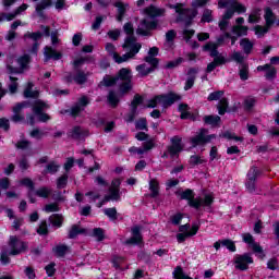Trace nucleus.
Masks as SVG:
<instances>
[{"instance_id": "4d7b16f0", "label": "nucleus", "mask_w": 279, "mask_h": 279, "mask_svg": "<svg viewBox=\"0 0 279 279\" xmlns=\"http://www.w3.org/2000/svg\"><path fill=\"white\" fill-rule=\"evenodd\" d=\"M204 162H206V160L204 158H202L201 156L192 155L190 157V165H192L193 167H195L197 165H204Z\"/></svg>"}, {"instance_id": "5fc2aeb1", "label": "nucleus", "mask_w": 279, "mask_h": 279, "mask_svg": "<svg viewBox=\"0 0 279 279\" xmlns=\"http://www.w3.org/2000/svg\"><path fill=\"white\" fill-rule=\"evenodd\" d=\"M10 81L11 84L9 85V92L11 93V95H14V93H16V90H19V78L14 77V76H10Z\"/></svg>"}, {"instance_id": "a211bd4d", "label": "nucleus", "mask_w": 279, "mask_h": 279, "mask_svg": "<svg viewBox=\"0 0 279 279\" xmlns=\"http://www.w3.org/2000/svg\"><path fill=\"white\" fill-rule=\"evenodd\" d=\"M156 27H158V23L155 21L142 20L136 29V34L140 36H149L150 29H156Z\"/></svg>"}, {"instance_id": "72a5a7b5", "label": "nucleus", "mask_w": 279, "mask_h": 279, "mask_svg": "<svg viewBox=\"0 0 279 279\" xmlns=\"http://www.w3.org/2000/svg\"><path fill=\"white\" fill-rule=\"evenodd\" d=\"M49 221L54 228H62V223H64V217L61 214H53L49 217Z\"/></svg>"}, {"instance_id": "423d86ee", "label": "nucleus", "mask_w": 279, "mask_h": 279, "mask_svg": "<svg viewBox=\"0 0 279 279\" xmlns=\"http://www.w3.org/2000/svg\"><path fill=\"white\" fill-rule=\"evenodd\" d=\"M171 8L175 10L177 14H179L177 21L185 23L186 27H189V25H191V21L197 16V10L184 9L183 4H173Z\"/></svg>"}, {"instance_id": "603ef678", "label": "nucleus", "mask_w": 279, "mask_h": 279, "mask_svg": "<svg viewBox=\"0 0 279 279\" xmlns=\"http://www.w3.org/2000/svg\"><path fill=\"white\" fill-rule=\"evenodd\" d=\"M109 196H111V202H121V190L109 187Z\"/></svg>"}, {"instance_id": "cd10ccee", "label": "nucleus", "mask_w": 279, "mask_h": 279, "mask_svg": "<svg viewBox=\"0 0 279 279\" xmlns=\"http://www.w3.org/2000/svg\"><path fill=\"white\" fill-rule=\"evenodd\" d=\"M257 71H266L265 77L267 80H275L277 73L276 68L271 66V64L259 65Z\"/></svg>"}, {"instance_id": "6ab92c4d", "label": "nucleus", "mask_w": 279, "mask_h": 279, "mask_svg": "<svg viewBox=\"0 0 279 279\" xmlns=\"http://www.w3.org/2000/svg\"><path fill=\"white\" fill-rule=\"evenodd\" d=\"M141 226H135L131 229L132 236L124 242V245H138L143 241V235L141 234Z\"/></svg>"}, {"instance_id": "c756f323", "label": "nucleus", "mask_w": 279, "mask_h": 279, "mask_svg": "<svg viewBox=\"0 0 279 279\" xmlns=\"http://www.w3.org/2000/svg\"><path fill=\"white\" fill-rule=\"evenodd\" d=\"M240 47L245 56H250V53H252L254 50V43H252L248 38H243L240 40Z\"/></svg>"}, {"instance_id": "473e14b6", "label": "nucleus", "mask_w": 279, "mask_h": 279, "mask_svg": "<svg viewBox=\"0 0 279 279\" xmlns=\"http://www.w3.org/2000/svg\"><path fill=\"white\" fill-rule=\"evenodd\" d=\"M264 19L266 21L267 27H271V25H274V23H276V14H274V11L271 10V8L265 9Z\"/></svg>"}, {"instance_id": "aec40b11", "label": "nucleus", "mask_w": 279, "mask_h": 279, "mask_svg": "<svg viewBox=\"0 0 279 279\" xmlns=\"http://www.w3.org/2000/svg\"><path fill=\"white\" fill-rule=\"evenodd\" d=\"M141 226H135L131 229L132 236L124 242V245H138L143 241V235L141 234Z\"/></svg>"}, {"instance_id": "f704fd0d", "label": "nucleus", "mask_w": 279, "mask_h": 279, "mask_svg": "<svg viewBox=\"0 0 279 279\" xmlns=\"http://www.w3.org/2000/svg\"><path fill=\"white\" fill-rule=\"evenodd\" d=\"M86 232V229L81 228L77 225H73L69 231V239H77L78 234H84Z\"/></svg>"}, {"instance_id": "864d4df0", "label": "nucleus", "mask_w": 279, "mask_h": 279, "mask_svg": "<svg viewBox=\"0 0 279 279\" xmlns=\"http://www.w3.org/2000/svg\"><path fill=\"white\" fill-rule=\"evenodd\" d=\"M202 23H213V10L205 9L202 16Z\"/></svg>"}, {"instance_id": "f3484780", "label": "nucleus", "mask_w": 279, "mask_h": 279, "mask_svg": "<svg viewBox=\"0 0 279 279\" xmlns=\"http://www.w3.org/2000/svg\"><path fill=\"white\" fill-rule=\"evenodd\" d=\"M258 178V169L256 167H252L247 172V179L245 182L246 190L248 193L256 192V179Z\"/></svg>"}, {"instance_id": "9b49d317", "label": "nucleus", "mask_w": 279, "mask_h": 279, "mask_svg": "<svg viewBox=\"0 0 279 279\" xmlns=\"http://www.w3.org/2000/svg\"><path fill=\"white\" fill-rule=\"evenodd\" d=\"M252 263H254V258H252V253H244L242 255L234 256L235 269H239L240 271H247Z\"/></svg>"}, {"instance_id": "680f3d73", "label": "nucleus", "mask_w": 279, "mask_h": 279, "mask_svg": "<svg viewBox=\"0 0 279 279\" xmlns=\"http://www.w3.org/2000/svg\"><path fill=\"white\" fill-rule=\"evenodd\" d=\"M177 36H178V33H175V31L173 29L168 31L166 33V43H168V45H172Z\"/></svg>"}, {"instance_id": "5701e85b", "label": "nucleus", "mask_w": 279, "mask_h": 279, "mask_svg": "<svg viewBox=\"0 0 279 279\" xmlns=\"http://www.w3.org/2000/svg\"><path fill=\"white\" fill-rule=\"evenodd\" d=\"M62 58V53L56 51V49H53L50 46H46L44 48V62H48L49 60H61Z\"/></svg>"}, {"instance_id": "6e6552de", "label": "nucleus", "mask_w": 279, "mask_h": 279, "mask_svg": "<svg viewBox=\"0 0 279 279\" xmlns=\"http://www.w3.org/2000/svg\"><path fill=\"white\" fill-rule=\"evenodd\" d=\"M171 145L167 147V151H165L161 158H178L180 153L183 151L184 145H182V137L173 136L170 138Z\"/></svg>"}, {"instance_id": "dca6fc26", "label": "nucleus", "mask_w": 279, "mask_h": 279, "mask_svg": "<svg viewBox=\"0 0 279 279\" xmlns=\"http://www.w3.org/2000/svg\"><path fill=\"white\" fill-rule=\"evenodd\" d=\"M9 246L11 247L10 256H19V254L25 252V247H27L25 242L19 240L16 236L10 238Z\"/></svg>"}, {"instance_id": "4468645a", "label": "nucleus", "mask_w": 279, "mask_h": 279, "mask_svg": "<svg viewBox=\"0 0 279 279\" xmlns=\"http://www.w3.org/2000/svg\"><path fill=\"white\" fill-rule=\"evenodd\" d=\"M87 136H90V133L82 126H73L68 131V138L73 141H85Z\"/></svg>"}, {"instance_id": "8fccbe9b", "label": "nucleus", "mask_w": 279, "mask_h": 279, "mask_svg": "<svg viewBox=\"0 0 279 279\" xmlns=\"http://www.w3.org/2000/svg\"><path fill=\"white\" fill-rule=\"evenodd\" d=\"M247 26H233L232 27V33L236 34L238 36H247Z\"/></svg>"}, {"instance_id": "0eeeda50", "label": "nucleus", "mask_w": 279, "mask_h": 279, "mask_svg": "<svg viewBox=\"0 0 279 279\" xmlns=\"http://www.w3.org/2000/svg\"><path fill=\"white\" fill-rule=\"evenodd\" d=\"M88 75H90V73L84 72L82 69H74L73 72H68L64 75V82H68V84L74 82V84L82 86L88 82Z\"/></svg>"}, {"instance_id": "a19ab883", "label": "nucleus", "mask_w": 279, "mask_h": 279, "mask_svg": "<svg viewBox=\"0 0 279 279\" xmlns=\"http://www.w3.org/2000/svg\"><path fill=\"white\" fill-rule=\"evenodd\" d=\"M51 193H53L51 189L43 186L35 192V195H37V197H43L44 199H47V197H49Z\"/></svg>"}, {"instance_id": "e433bc0d", "label": "nucleus", "mask_w": 279, "mask_h": 279, "mask_svg": "<svg viewBox=\"0 0 279 279\" xmlns=\"http://www.w3.org/2000/svg\"><path fill=\"white\" fill-rule=\"evenodd\" d=\"M204 51H210V57L211 58H217L219 57V51L217 49H219L218 46L215 45V43L209 41L207 43L204 47H203Z\"/></svg>"}, {"instance_id": "c9c22d12", "label": "nucleus", "mask_w": 279, "mask_h": 279, "mask_svg": "<svg viewBox=\"0 0 279 279\" xmlns=\"http://www.w3.org/2000/svg\"><path fill=\"white\" fill-rule=\"evenodd\" d=\"M149 191H150V197H158L160 194V184L156 179H151L149 181Z\"/></svg>"}, {"instance_id": "6e6d98bb", "label": "nucleus", "mask_w": 279, "mask_h": 279, "mask_svg": "<svg viewBox=\"0 0 279 279\" xmlns=\"http://www.w3.org/2000/svg\"><path fill=\"white\" fill-rule=\"evenodd\" d=\"M104 214L107 217H109V219H111V221H117V219H118V217H117V208H114V207L104 209Z\"/></svg>"}, {"instance_id": "ea45409f", "label": "nucleus", "mask_w": 279, "mask_h": 279, "mask_svg": "<svg viewBox=\"0 0 279 279\" xmlns=\"http://www.w3.org/2000/svg\"><path fill=\"white\" fill-rule=\"evenodd\" d=\"M32 88H34V84H32V83H28V86H27V88L24 90V97L26 98V99H29V98H32V99H37V97H38V92H34V90H32Z\"/></svg>"}, {"instance_id": "bf43d9fd", "label": "nucleus", "mask_w": 279, "mask_h": 279, "mask_svg": "<svg viewBox=\"0 0 279 279\" xmlns=\"http://www.w3.org/2000/svg\"><path fill=\"white\" fill-rule=\"evenodd\" d=\"M221 97H223V90H217V92L210 93L207 99L208 101H219Z\"/></svg>"}, {"instance_id": "3c124183", "label": "nucleus", "mask_w": 279, "mask_h": 279, "mask_svg": "<svg viewBox=\"0 0 279 279\" xmlns=\"http://www.w3.org/2000/svg\"><path fill=\"white\" fill-rule=\"evenodd\" d=\"M182 62H184V58L179 57L175 60L169 61L166 65L165 69H175L178 66H180V64H182Z\"/></svg>"}, {"instance_id": "a878e982", "label": "nucleus", "mask_w": 279, "mask_h": 279, "mask_svg": "<svg viewBox=\"0 0 279 279\" xmlns=\"http://www.w3.org/2000/svg\"><path fill=\"white\" fill-rule=\"evenodd\" d=\"M156 69H158V65L150 64V66H147V64L145 63L140 64L135 68L138 73V77H147V75H149V73H154Z\"/></svg>"}, {"instance_id": "4be33fe9", "label": "nucleus", "mask_w": 279, "mask_h": 279, "mask_svg": "<svg viewBox=\"0 0 279 279\" xmlns=\"http://www.w3.org/2000/svg\"><path fill=\"white\" fill-rule=\"evenodd\" d=\"M141 104H143V97H141L140 95H135L131 102V112L129 113V118H128L129 123H132V121L136 119V112Z\"/></svg>"}, {"instance_id": "49530a36", "label": "nucleus", "mask_w": 279, "mask_h": 279, "mask_svg": "<svg viewBox=\"0 0 279 279\" xmlns=\"http://www.w3.org/2000/svg\"><path fill=\"white\" fill-rule=\"evenodd\" d=\"M154 147H156V140L154 138L147 140L146 142L143 143V146H142L144 154H147V151H151Z\"/></svg>"}, {"instance_id": "a18cd8bd", "label": "nucleus", "mask_w": 279, "mask_h": 279, "mask_svg": "<svg viewBox=\"0 0 279 279\" xmlns=\"http://www.w3.org/2000/svg\"><path fill=\"white\" fill-rule=\"evenodd\" d=\"M173 278L175 279H193L189 275L184 274V270L181 266H178L173 271Z\"/></svg>"}, {"instance_id": "393cba45", "label": "nucleus", "mask_w": 279, "mask_h": 279, "mask_svg": "<svg viewBox=\"0 0 279 279\" xmlns=\"http://www.w3.org/2000/svg\"><path fill=\"white\" fill-rule=\"evenodd\" d=\"M158 47H151L148 50V54L144 58V61L147 62V64H150L151 66H158L160 62L158 58H156V56H158Z\"/></svg>"}, {"instance_id": "13d9d810", "label": "nucleus", "mask_w": 279, "mask_h": 279, "mask_svg": "<svg viewBox=\"0 0 279 279\" xmlns=\"http://www.w3.org/2000/svg\"><path fill=\"white\" fill-rule=\"evenodd\" d=\"M37 234L45 235L49 234V228L47 227V220L40 222L39 227L37 228Z\"/></svg>"}, {"instance_id": "39448f33", "label": "nucleus", "mask_w": 279, "mask_h": 279, "mask_svg": "<svg viewBox=\"0 0 279 279\" xmlns=\"http://www.w3.org/2000/svg\"><path fill=\"white\" fill-rule=\"evenodd\" d=\"M218 8H229L222 17L227 19V21H230L232 16H234V12H238L239 14H243L247 11L245 5L239 3L236 0H219L218 1Z\"/></svg>"}, {"instance_id": "7ed1b4c3", "label": "nucleus", "mask_w": 279, "mask_h": 279, "mask_svg": "<svg viewBox=\"0 0 279 279\" xmlns=\"http://www.w3.org/2000/svg\"><path fill=\"white\" fill-rule=\"evenodd\" d=\"M142 47L143 46L141 44L136 43V37H126L124 44L122 45V48L129 52L124 53L123 56H119V53L114 54V62H117V64H123V62L132 60V58H134L136 53L141 51Z\"/></svg>"}, {"instance_id": "9d476101", "label": "nucleus", "mask_w": 279, "mask_h": 279, "mask_svg": "<svg viewBox=\"0 0 279 279\" xmlns=\"http://www.w3.org/2000/svg\"><path fill=\"white\" fill-rule=\"evenodd\" d=\"M32 57L29 54H23L22 57L16 59L19 68H14L10 64H7V69L11 74H22L25 73V70L28 69Z\"/></svg>"}, {"instance_id": "338daca9", "label": "nucleus", "mask_w": 279, "mask_h": 279, "mask_svg": "<svg viewBox=\"0 0 279 279\" xmlns=\"http://www.w3.org/2000/svg\"><path fill=\"white\" fill-rule=\"evenodd\" d=\"M239 75H240V80H242L243 82H245V80H247V77H248L247 65L242 64Z\"/></svg>"}, {"instance_id": "e2e57ef3", "label": "nucleus", "mask_w": 279, "mask_h": 279, "mask_svg": "<svg viewBox=\"0 0 279 279\" xmlns=\"http://www.w3.org/2000/svg\"><path fill=\"white\" fill-rule=\"evenodd\" d=\"M136 130H145L147 132V119L141 118L135 122Z\"/></svg>"}, {"instance_id": "c85d7f7f", "label": "nucleus", "mask_w": 279, "mask_h": 279, "mask_svg": "<svg viewBox=\"0 0 279 279\" xmlns=\"http://www.w3.org/2000/svg\"><path fill=\"white\" fill-rule=\"evenodd\" d=\"M144 13H146L147 16H150V19H156V17L162 16V14H165V9H159L157 7L150 5L146 9H144Z\"/></svg>"}, {"instance_id": "b1692460", "label": "nucleus", "mask_w": 279, "mask_h": 279, "mask_svg": "<svg viewBox=\"0 0 279 279\" xmlns=\"http://www.w3.org/2000/svg\"><path fill=\"white\" fill-rule=\"evenodd\" d=\"M197 73H199V70L197 68H191L189 70L184 90H191V88L195 86V80H197Z\"/></svg>"}, {"instance_id": "20e7f679", "label": "nucleus", "mask_w": 279, "mask_h": 279, "mask_svg": "<svg viewBox=\"0 0 279 279\" xmlns=\"http://www.w3.org/2000/svg\"><path fill=\"white\" fill-rule=\"evenodd\" d=\"M182 96L175 93H169L166 95L155 96L153 99L148 100L147 108H158L161 106L162 108H169L175 104V101H180Z\"/></svg>"}, {"instance_id": "0e129e2a", "label": "nucleus", "mask_w": 279, "mask_h": 279, "mask_svg": "<svg viewBox=\"0 0 279 279\" xmlns=\"http://www.w3.org/2000/svg\"><path fill=\"white\" fill-rule=\"evenodd\" d=\"M52 3L51 0H41L35 8L38 10H47V8H51Z\"/></svg>"}, {"instance_id": "f03ea898", "label": "nucleus", "mask_w": 279, "mask_h": 279, "mask_svg": "<svg viewBox=\"0 0 279 279\" xmlns=\"http://www.w3.org/2000/svg\"><path fill=\"white\" fill-rule=\"evenodd\" d=\"M177 195L180 197V199H186L189 206H191V208H195L196 210L202 208V206L204 208H210L213 202H215L213 194H205L204 197L195 198V193L191 189H186L183 192H177Z\"/></svg>"}, {"instance_id": "09e8293b", "label": "nucleus", "mask_w": 279, "mask_h": 279, "mask_svg": "<svg viewBox=\"0 0 279 279\" xmlns=\"http://www.w3.org/2000/svg\"><path fill=\"white\" fill-rule=\"evenodd\" d=\"M69 184V174H63L57 179V189H66Z\"/></svg>"}, {"instance_id": "58836bf2", "label": "nucleus", "mask_w": 279, "mask_h": 279, "mask_svg": "<svg viewBox=\"0 0 279 279\" xmlns=\"http://www.w3.org/2000/svg\"><path fill=\"white\" fill-rule=\"evenodd\" d=\"M203 121L207 124V125H218L219 121H221V117L219 116H205L203 118Z\"/></svg>"}, {"instance_id": "7c9ffc66", "label": "nucleus", "mask_w": 279, "mask_h": 279, "mask_svg": "<svg viewBox=\"0 0 279 279\" xmlns=\"http://www.w3.org/2000/svg\"><path fill=\"white\" fill-rule=\"evenodd\" d=\"M60 167H62L58 161H50L46 166L44 173H50V175H54V173H58L60 171Z\"/></svg>"}, {"instance_id": "ddd939ff", "label": "nucleus", "mask_w": 279, "mask_h": 279, "mask_svg": "<svg viewBox=\"0 0 279 279\" xmlns=\"http://www.w3.org/2000/svg\"><path fill=\"white\" fill-rule=\"evenodd\" d=\"M24 108H29L28 101L17 102L13 107V116L11 117V121H13V123H21L25 121V116L21 113L23 112Z\"/></svg>"}, {"instance_id": "79ce46f5", "label": "nucleus", "mask_w": 279, "mask_h": 279, "mask_svg": "<svg viewBox=\"0 0 279 279\" xmlns=\"http://www.w3.org/2000/svg\"><path fill=\"white\" fill-rule=\"evenodd\" d=\"M27 38H29L34 43H38V40H40L43 38V33H40V32H36V33L26 32L24 34V40H27Z\"/></svg>"}, {"instance_id": "4c0bfd02", "label": "nucleus", "mask_w": 279, "mask_h": 279, "mask_svg": "<svg viewBox=\"0 0 279 279\" xmlns=\"http://www.w3.org/2000/svg\"><path fill=\"white\" fill-rule=\"evenodd\" d=\"M52 252H54L59 258H63L69 252V246H66V244H59L52 248Z\"/></svg>"}, {"instance_id": "c03bdc74", "label": "nucleus", "mask_w": 279, "mask_h": 279, "mask_svg": "<svg viewBox=\"0 0 279 279\" xmlns=\"http://www.w3.org/2000/svg\"><path fill=\"white\" fill-rule=\"evenodd\" d=\"M217 108H218V114H220V116L226 114V112H228V99L221 98L219 100Z\"/></svg>"}, {"instance_id": "052dcab7", "label": "nucleus", "mask_w": 279, "mask_h": 279, "mask_svg": "<svg viewBox=\"0 0 279 279\" xmlns=\"http://www.w3.org/2000/svg\"><path fill=\"white\" fill-rule=\"evenodd\" d=\"M231 59L234 62H238V64H243V61L245 60V56L242 54L240 51H233Z\"/></svg>"}, {"instance_id": "f257e3e1", "label": "nucleus", "mask_w": 279, "mask_h": 279, "mask_svg": "<svg viewBox=\"0 0 279 279\" xmlns=\"http://www.w3.org/2000/svg\"><path fill=\"white\" fill-rule=\"evenodd\" d=\"M105 86L110 87L118 84L120 87V93L125 95V93H130L132 90V70L128 68H122L117 76H105L102 80Z\"/></svg>"}, {"instance_id": "2eb2a0df", "label": "nucleus", "mask_w": 279, "mask_h": 279, "mask_svg": "<svg viewBox=\"0 0 279 279\" xmlns=\"http://www.w3.org/2000/svg\"><path fill=\"white\" fill-rule=\"evenodd\" d=\"M88 104H90V98H88L87 96H82L70 109V114L72 117H78L81 112H84V110H86V106H88Z\"/></svg>"}, {"instance_id": "2f4dec72", "label": "nucleus", "mask_w": 279, "mask_h": 279, "mask_svg": "<svg viewBox=\"0 0 279 279\" xmlns=\"http://www.w3.org/2000/svg\"><path fill=\"white\" fill-rule=\"evenodd\" d=\"M107 101H108L109 106H111V108H117V106H119V102L121 101V99L119 98V94H117V92L110 90L107 96Z\"/></svg>"}, {"instance_id": "f8f14e48", "label": "nucleus", "mask_w": 279, "mask_h": 279, "mask_svg": "<svg viewBox=\"0 0 279 279\" xmlns=\"http://www.w3.org/2000/svg\"><path fill=\"white\" fill-rule=\"evenodd\" d=\"M208 134L207 129H201L199 133L191 138V143L193 147H197V145H206V143H210L213 138H217L215 134L206 135Z\"/></svg>"}, {"instance_id": "37998d69", "label": "nucleus", "mask_w": 279, "mask_h": 279, "mask_svg": "<svg viewBox=\"0 0 279 279\" xmlns=\"http://www.w3.org/2000/svg\"><path fill=\"white\" fill-rule=\"evenodd\" d=\"M244 106V110H246V112L252 111V108H254V106H256V98L248 96L244 99L243 102Z\"/></svg>"}, {"instance_id": "69168bd1", "label": "nucleus", "mask_w": 279, "mask_h": 279, "mask_svg": "<svg viewBox=\"0 0 279 279\" xmlns=\"http://www.w3.org/2000/svg\"><path fill=\"white\" fill-rule=\"evenodd\" d=\"M31 145H32V142L27 140H22L15 144V147L17 149H29Z\"/></svg>"}, {"instance_id": "774afa93", "label": "nucleus", "mask_w": 279, "mask_h": 279, "mask_svg": "<svg viewBox=\"0 0 279 279\" xmlns=\"http://www.w3.org/2000/svg\"><path fill=\"white\" fill-rule=\"evenodd\" d=\"M93 234L95 238H97V241H104V229L95 228Z\"/></svg>"}, {"instance_id": "de8ad7c7", "label": "nucleus", "mask_w": 279, "mask_h": 279, "mask_svg": "<svg viewBox=\"0 0 279 279\" xmlns=\"http://www.w3.org/2000/svg\"><path fill=\"white\" fill-rule=\"evenodd\" d=\"M260 21V9H254L248 15V23H258Z\"/></svg>"}, {"instance_id": "412c9836", "label": "nucleus", "mask_w": 279, "mask_h": 279, "mask_svg": "<svg viewBox=\"0 0 279 279\" xmlns=\"http://www.w3.org/2000/svg\"><path fill=\"white\" fill-rule=\"evenodd\" d=\"M242 239L247 243L255 254H263V246L254 241V236L250 233H243Z\"/></svg>"}, {"instance_id": "1a4fd4ad", "label": "nucleus", "mask_w": 279, "mask_h": 279, "mask_svg": "<svg viewBox=\"0 0 279 279\" xmlns=\"http://www.w3.org/2000/svg\"><path fill=\"white\" fill-rule=\"evenodd\" d=\"M44 110H49V105L40 99L35 100L33 104V112L40 123H47V121H51V116L43 112Z\"/></svg>"}, {"instance_id": "bb28decb", "label": "nucleus", "mask_w": 279, "mask_h": 279, "mask_svg": "<svg viewBox=\"0 0 279 279\" xmlns=\"http://www.w3.org/2000/svg\"><path fill=\"white\" fill-rule=\"evenodd\" d=\"M113 5L118 10L117 21L121 23L125 17V12H128V8H130V4L123 3L122 1H116Z\"/></svg>"}]
</instances>
